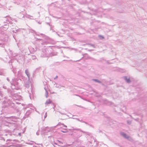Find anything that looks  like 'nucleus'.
Segmentation results:
<instances>
[{
    "label": "nucleus",
    "mask_w": 147,
    "mask_h": 147,
    "mask_svg": "<svg viewBox=\"0 0 147 147\" xmlns=\"http://www.w3.org/2000/svg\"><path fill=\"white\" fill-rule=\"evenodd\" d=\"M57 142H58L59 143V144H63V143L62 142H61L60 141H59V140H57Z\"/></svg>",
    "instance_id": "nucleus-32"
},
{
    "label": "nucleus",
    "mask_w": 147,
    "mask_h": 147,
    "mask_svg": "<svg viewBox=\"0 0 147 147\" xmlns=\"http://www.w3.org/2000/svg\"><path fill=\"white\" fill-rule=\"evenodd\" d=\"M27 144H29V145H32L33 144V143L29 142V143H27Z\"/></svg>",
    "instance_id": "nucleus-35"
},
{
    "label": "nucleus",
    "mask_w": 147,
    "mask_h": 147,
    "mask_svg": "<svg viewBox=\"0 0 147 147\" xmlns=\"http://www.w3.org/2000/svg\"><path fill=\"white\" fill-rule=\"evenodd\" d=\"M5 74V72L4 71H0V75H4Z\"/></svg>",
    "instance_id": "nucleus-26"
},
{
    "label": "nucleus",
    "mask_w": 147,
    "mask_h": 147,
    "mask_svg": "<svg viewBox=\"0 0 147 147\" xmlns=\"http://www.w3.org/2000/svg\"><path fill=\"white\" fill-rule=\"evenodd\" d=\"M123 78L127 83H129L131 82V81L129 78H127V76H124L123 77Z\"/></svg>",
    "instance_id": "nucleus-15"
},
{
    "label": "nucleus",
    "mask_w": 147,
    "mask_h": 147,
    "mask_svg": "<svg viewBox=\"0 0 147 147\" xmlns=\"http://www.w3.org/2000/svg\"><path fill=\"white\" fill-rule=\"evenodd\" d=\"M14 106V104L9 100L6 99L3 102L2 108L13 107Z\"/></svg>",
    "instance_id": "nucleus-1"
},
{
    "label": "nucleus",
    "mask_w": 147,
    "mask_h": 147,
    "mask_svg": "<svg viewBox=\"0 0 147 147\" xmlns=\"http://www.w3.org/2000/svg\"><path fill=\"white\" fill-rule=\"evenodd\" d=\"M52 102V101L50 99H49L46 101L45 104L46 105L49 104L51 103Z\"/></svg>",
    "instance_id": "nucleus-22"
},
{
    "label": "nucleus",
    "mask_w": 147,
    "mask_h": 147,
    "mask_svg": "<svg viewBox=\"0 0 147 147\" xmlns=\"http://www.w3.org/2000/svg\"><path fill=\"white\" fill-rule=\"evenodd\" d=\"M42 52L44 53V54L42 53L43 55V56L44 57H47L49 56L47 54V52L46 50L44 49L43 50Z\"/></svg>",
    "instance_id": "nucleus-11"
},
{
    "label": "nucleus",
    "mask_w": 147,
    "mask_h": 147,
    "mask_svg": "<svg viewBox=\"0 0 147 147\" xmlns=\"http://www.w3.org/2000/svg\"><path fill=\"white\" fill-rule=\"evenodd\" d=\"M53 105V109H55V106L54 105Z\"/></svg>",
    "instance_id": "nucleus-46"
},
{
    "label": "nucleus",
    "mask_w": 147,
    "mask_h": 147,
    "mask_svg": "<svg viewBox=\"0 0 147 147\" xmlns=\"http://www.w3.org/2000/svg\"><path fill=\"white\" fill-rule=\"evenodd\" d=\"M88 59H90L91 58L89 56H88Z\"/></svg>",
    "instance_id": "nucleus-52"
},
{
    "label": "nucleus",
    "mask_w": 147,
    "mask_h": 147,
    "mask_svg": "<svg viewBox=\"0 0 147 147\" xmlns=\"http://www.w3.org/2000/svg\"><path fill=\"white\" fill-rule=\"evenodd\" d=\"M21 133H19V134H18V135H19L20 136H21Z\"/></svg>",
    "instance_id": "nucleus-54"
},
{
    "label": "nucleus",
    "mask_w": 147,
    "mask_h": 147,
    "mask_svg": "<svg viewBox=\"0 0 147 147\" xmlns=\"http://www.w3.org/2000/svg\"><path fill=\"white\" fill-rule=\"evenodd\" d=\"M11 88V89H8L7 90L8 92L10 93L12 96L16 98L17 97L19 98L20 96L15 93V92L14 91V89Z\"/></svg>",
    "instance_id": "nucleus-3"
},
{
    "label": "nucleus",
    "mask_w": 147,
    "mask_h": 147,
    "mask_svg": "<svg viewBox=\"0 0 147 147\" xmlns=\"http://www.w3.org/2000/svg\"><path fill=\"white\" fill-rule=\"evenodd\" d=\"M47 116V112L45 113V116L44 118H46Z\"/></svg>",
    "instance_id": "nucleus-30"
},
{
    "label": "nucleus",
    "mask_w": 147,
    "mask_h": 147,
    "mask_svg": "<svg viewBox=\"0 0 147 147\" xmlns=\"http://www.w3.org/2000/svg\"><path fill=\"white\" fill-rule=\"evenodd\" d=\"M68 146H69V145H68ZM68 145H64V146H61V147H67V146Z\"/></svg>",
    "instance_id": "nucleus-40"
},
{
    "label": "nucleus",
    "mask_w": 147,
    "mask_h": 147,
    "mask_svg": "<svg viewBox=\"0 0 147 147\" xmlns=\"http://www.w3.org/2000/svg\"><path fill=\"white\" fill-rule=\"evenodd\" d=\"M92 80L96 82H97L98 83H101L102 82L101 81H99L98 79H93Z\"/></svg>",
    "instance_id": "nucleus-20"
},
{
    "label": "nucleus",
    "mask_w": 147,
    "mask_h": 147,
    "mask_svg": "<svg viewBox=\"0 0 147 147\" xmlns=\"http://www.w3.org/2000/svg\"><path fill=\"white\" fill-rule=\"evenodd\" d=\"M92 51V50H88V51Z\"/></svg>",
    "instance_id": "nucleus-56"
},
{
    "label": "nucleus",
    "mask_w": 147,
    "mask_h": 147,
    "mask_svg": "<svg viewBox=\"0 0 147 147\" xmlns=\"http://www.w3.org/2000/svg\"><path fill=\"white\" fill-rule=\"evenodd\" d=\"M13 36L14 38L15 39V38L14 37V36L13 35Z\"/></svg>",
    "instance_id": "nucleus-63"
},
{
    "label": "nucleus",
    "mask_w": 147,
    "mask_h": 147,
    "mask_svg": "<svg viewBox=\"0 0 147 147\" xmlns=\"http://www.w3.org/2000/svg\"><path fill=\"white\" fill-rule=\"evenodd\" d=\"M99 133H102V131H101V130H99Z\"/></svg>",
    "instance_id": "nucleus-47"
},
{
    "label": "nucleus",
    "mask_w": 147,
    "mask_h": 147,
    "mask_svg": "<svg viewBox=\"0 0 147 147\" xmlns=\"http://www.w3.org/2000/svg\"><path fill=\"white\" fill-rule=\"evenodd\" d=\"M127 123L129 125L131 124V121L128 120H127Z\"/></svg>",
    "instance_id": "nucleus-28"
},
{
    "label": "nucleus",
    "mask_w": 147,
    "mask_h": 147,
    "mask_svg": "<svg viewBox=\"0 0 147 147\" xmlns=\"http://www.w3.org/2000/svg\"><path fill=\"white\" fill-rule=\"evenodd\" d=\"M120 135L125 138L128 139L129 138V137L123 132H121L120 133Z\"/></svg>",
    "instance_id": "nucleus-9"
},
{
    "label": "nucleus",
    "mask_w": 147,
    "mask_h": 147,
    "mask_svg": "<svg viewBox=\"0 0 147 147\" xmlns=\"http://www.w3.org/2000/svg\"><path fill=\"white\" fill-rule=\"evenodd\" d=\"M7 17H8L11 20H12V19H11V17H10V16H6V17H5V18H6Z\"/></svg>",
    "instance_id": "nucleus-41"
},
{
    "label": "nucleus",
    "mask_w": 147,
    "mask_h": 147,
    "mask_svg": "<svg viewBox=\"0 0 147 147\" xmlns=\"http://www.w3.org/2000/svg\"><path fill=\"white\" fill-rule=\"evenodd\" d=\"M88 55V54L87 53H85V54H84L83 55Z\"/></svg>",
    "instance_id": "nucleus-53"
},
{
    "label": "nucleus",
    "mask_w": 147,
    "mask_h": 147,
    "mask_svg": "<svg viewBox=\"0 0 147 147\" xmlns=\"http://www.w3.org/2000/svg\"><path fill=\"white\" fill-rule=\"evenodd\" d=\"M46 23L47 24L49 25L50 26V25L49 23L47 22Z\"/></svg>",
    "instance_id": "nucleus-50"
},
{
    "label": "nucleus",
    "mask_w": 147,
    "mask_h": 147,
    "mask_svg": "<svg viewBox=\"0 0 147 147\" xmlns=\"http://www.w3.org/2000/svg\"><path fill=\"white\" fill-rule=\"evenodd\" d=\"M30 51H31L33 53L35 52L36 51V48H33L31 47L30 48Z\"/></svg>",
    "instance_id": "nucleus-21"
},
{
    "label": "nucleus",
    "mask_w": 147,
    "mask_h": 147,
    "mask_svg": "<svg viewBox=\"0 0 147 147\" xmlns=\"http://www.w3.org/2000/svg\"><path fill=\"white\" fill-rule=\"evenodd\" d=\"M82 136V134H81L80 136H79V137H80L81 136Z\"/></svg>",
    "instance_id": "nucleus-59"
},
{
    "label": "nucleus",
    "mask_w": 147,
    "mask_h": 147,
    "mask_svg": "<svg viewBox=\"0 0 147 147\" xmlns=\"http://www.w3.org/2000/svg\"><path fill=\"white\" fill-rule=\"evenodd\" d=\"M18 30H16V31H14V30H13V32L16 33V32H17V31H18Z\"/></svg>",
    "instance_id": "nucleus-39"
},
{
    "label": "nucleus",
    "mask_w": 147,
    "mask_h": 147,
    "mask_svg": "<svg viewBox=\"0 0 147 147\" xmlns=\"http://www.w3.org/2000/svg\"><path fill=\"white\" fill-rule=\"evenodd\" d=\"M36 144H37V145H39V144H36V143H35Z\"/></svg>",
    "instance_id": "nucleus-61"
},
{
    "label": "nucleus",
    "mask_w": 147,
    "mask_h": 147,
    "mask_svg": "<svg viewBox=\"0 0 147 147\" xmlns=\"http://www.w3.org/2000/svg\"><path fill=\"white\" fill-rule=\"evenodd\" d=\"M18 17L20 19H22L24 18V16L22 13L21 12H20L19 13Z\"/></svg>",
    "instance_id": "nucleus-17"
},
{
    "label": "nucleus",
    "mask_w": 147,
    "mask_h": 147,
    "mask_svg": "<svg viewBox=\"0 0 147 147\" xmlns=\"http://www.w3.org/2000/svg\"><path fill=\"white\" fill-rule=\"evenodd\" d=\"M31 93H29V97L31 99L33 98V93L32 92V90H31Z\"/></svg>",
    "instance_id": "nucleus-19"
},
{
    "label": "nucleus",
    "mask_w": 147,
    "mask_h": 147,
    "mask_svg": "<svg viewBox=\"0 0 147 147\" xmlns=\"http://www.w3.org/2000/svg\"><path fill=\"white\" fill-rule=\"evenodd\" d=\"M30 82H29V81L26 82L25 83L24 85L25 87L27 88H29L30 87Z\"/></svg>",
    "instance_id": "nucleus-13"
},
{
    "label": "nucleus",
    "mask_w": 147,
    "mask_h": 147,
    "mask_svg": "<svg viewBox=\"0 0 147 147\" xmlns=\"http://www.w3.org/2000/svg\"><path fill=\"white\" fill-rule=\"evenodd\" d=\"M48 129L49 128L48 127H43L41 128V131L42 133L45 131L48 132L49 130V129Z\"/></svg>",
    "instance_id": "nucleus-8"
},
{
    "label": "nucleus",
    "mask_w": 147,
    "mask_h": 147,
    "mask_svg": "<svg viewBox=\"0 0 147 147\" xmlns=\"http://www.w3.org/2000/svg\"><path fill=\"white\" fill-rule=\"evenodd\" d=\"M60 113L62 114V115H66L65 113H62V112H60Z\"/></svg>",
    "instance_id": "nucleus-43"
},
{
    "label": "nucleus",
    "mask_w": 147,
    "mask_h": 147,
    "mask_svg": "<svg viewBox=\"0 0 147 147\" xmlns=\"http://www.w3.org/2000/svg\"><path fill=\"white\" fill-rule=\"evenodd\" d=\"M14 80L15 79L13 80L12 79V81L10 82L11 88L14 89L15 90H18L20 88L19 84L16 81V80L15 81H14Z\"/></svg>",
    "instance_id": "nucleus-2"
},
{
    "label": "nucleus",
    "mask_w": 147,
    "mask_h": 147,
    "mask_svg": "<svg viewBox=\"0 0 147 147\" xmlns=\"http://www.w3.org/2000/svg\"><path fill=\"white\" fill-rule=\"evenodd\" d=\"M62 125H64V127H67V126L64 125L63 124H62Z\"/></svg>",
    "instance_id": "nucleus-49"
},
{
    "label": "nucleus",
    "mask_w": 147,
    "mask_h": 147,
    "mask_svg": "<svg viewBox=\"0 0 147 147\" xmlns=\"http://www.w3.org/2000/svg\"><path fill=\"white\" fill-rule=\"evenodd\" d=\"M7 80L8 82H10V80H9V78H7Z\"/></svg>",
    "instance_id": "nucleus-42"
},
{
    "label": "nucleus",
    "mask_w": 147,
    "mask_h": 147,
    "mask_svg": "<svg viewBox=\"0 0 147 147\" xmlns=\"http://www.w3.org/2000/svg\"><path fill=\"white\" fill-rule=\"evenodd\" d=\"M36 135H39V132H37L36 133Z\"/></svg>",
    "instance_id": "nucleus-44"
},
{
    "label": "nucleus",
    "mask_w": 147,
    "mask_h": 147,
    "mask_svg": "<svg viewBox=\"0 0 147 147\" xmlns=\"http://www.w3.org/2000/svg\"><path fill=\"white\" fill-rule=\"evenodd\" d=\"M25 73L26 74L28 78V81L29 80L30 77V73L29 72V71L28 69H26L25 70Z\"/></svg>",
    "instance_id": "nucleus-12"
},
{
    "label": "nucleus",
    "mask_w": 147,
    "mask_h": 147,
    "mask_svg": "<svg viewBox=\"0 0 147 147\" xmlns=\"http://www.w3.org/2000/svg\"><path fill=\"white\" fill-rule=\"evenodd\" d=\"M54 144L56 145H57V144L55 142H54Z\"/></svg>",
    "instance_id": "nucleus-58"
},
{
    "label": "nucleus",
    "mask_w": 147,
    "mask_h": 147,
    "mask_svg": "<svg viewBox=\"0 0 147 147\" xmlns=\"http://www.w3.org/2000/svg\"><path fill=\"white\" fill-rule=\"evenodd\" d=\"M33 111V110L31 108H30V109L27 110L23 117V118L25 119L28 117Z\"/></svg>",
    "instance_id": "nucleus-4"
},
{
    "label": "nucleus",
    "mask_w": 147,
    "mask_h": 147,
    "mask_svg": "<svg viewBox=\"0 0 147 147\" xmlns=\"http://www.w3.org/2000/svg\"><path fill=\"white\" fill-rule=\"evenodd\" d=\"M40 67H39L37 68L36 70L34 71V74H36L37 72H38L39 70L40 69Z\"/></svg>",
    "instance_id": "nucleus-23"
},
{
    "label": "nucleus",
    "mask_w": 147,
    "mask_h": 147,
    "mask_svg": "<svg viewBox=\"0 0 147 147\" xmlns=\"http://www.w3.org/2000/svg\"><path fill=\"white\" fill-rule=\"evenodd\" d=\"M58 76H56L54 78V79H57L58 78Z\"/></svg>",
    "instance_id": "nucleus-45"
},
{
    "label": "nucleus",
    "mask_w": 147,
    "mask_h": 147,
    "mask_svg": "<svg viewBox=\"0 0 147 147\" xmlns=\"http://www.w3.org/2000/svg\"><path fill=\"white\" fill-rule=\"evenodd\" d=\"M40 34V35L42 36V37H44L45 36V35L44 34H43L42 33Z\"/></svg>",
    "instance_id": "nucleus-34"
},
{
    "label": "nucleus",
    "mask_w": 147,
    "mask_h": 147,
    "mask_svg": "<svg viewBox=\"0 0 147 147\" xmlns=\"http://www.w3.org/2000/svg\"><path fill=\"white\" fill-rule=\"evenodd\" d=\"M0 140L1 141V142H5V139L2 136V135L0 134Z\"/></svg>",
    "instance_id": "nucleus-18"
},
{
    "label": "nucleus",
    "mask_w": 147,
    "mask_h": 147,
    "mask_svg": "<svg viewBox=\"0 0 147 147\" xmlns=\"http://www.w3.org/2000/svg\"><path fill=\"white\" fill-rule=\"evenodd\" d=\"M73 129L74 130L80 131V132H81L83 133H84V134H85L87 135H88V136H90V134L89 132H86V131H83L81 129H79V128H77V129L74 128Z\"/></svg>",
    "instance_id": "nucleus-6"
},
{
    "label": "nucleus",
    "mask_w": 147,
    "mask_h": 147,
    "mask_svg": "<svg viewBox=\"0 0 147 147\" xmlns=\"http://www.w3.org/2000/svg\"><path fill=\"white\" fill-rule=\"evenodd\" d=\"M82 122L84 123H85L86 124H87V125H89L87 123V122H86L85 121H82Z\"/></svg>",
    "instance_id": "nucleus-37"
},
{
    "label": "nucleus",
    "mask_w": 147,
    "mask_h": 147,
    "mask_svg": "<svg viewBox=\"0 0 147 147\" xmlns=\"http://www.w3.org/2000/svg\"><path fill=\"white\" fill-rule=\"evenodd\" d=\"M33 147H36V146H33Z\"/></svg>",
    "instance_id": "nucleus-64"
},
{
    "label": "nucleus",
    "mask_w": 147,
    "mask_h": 147,
    "mask_svg": "<svg viewBox=\"0 0 147 147\" xmlns=\"http://www.w3.org/2000/svg\"><path fill=\"white\" fill-rule=\"evenodd\" d=\"M32 59L34 60L36 59V56H33L31 57Z\"/></svg>",
    "instance_id": "nucleus-29"
},
{
    "label": "nucleus",
    "mask_w": 147,
    "mask_h": 147,
    "mask_svg": "<svg viewBox=\"0 0 147 147\" xmlns=\"http://www.w3.org/2000/svg\"><path fill=\"white\" fill-rule=\"evenodd\" d=\"M3 95L1 92L0 91V100L3 99Z\"/></svg>",
    "instance_id": "nucleus-25"
},
{
    "label": "nucleus",
    "mask_w": 147,
    "mask_h": 147,
    "mask_svg": "<svg viewBox=\"0 0 147 147\" xmlns=\"http://www.w3.org/2000/svg\"><path fill=\"white\" fill-rule=\"evenodd\" d=\"M8 20H9L8 19H7L6 20V22H8Z\"/></svg>",
    "instance_id": "nucleus-57"
},
{
    "label": "nucleus",
    "mask_w": 147,
    "mask_h": 147,
    "mask_svg": "<svg viewBox=\"0 0 147 147\" xmlns=\"http://www.w3.org/2000/svg\"><path fill=\"white\" fill-rule=\"evenodd\" d=\"M104 102L107 105H111L112 104V102L106 100L104 101Z\"/></svg>",
    "instance_id": "nucleus-16"
},
{
    "label": "nucleus",
    "mask_w": 147,
    "mask_h": 147,
    "mask_svg": "<svg viewBox=\"0 0 147 147\" xmlns=\"http://www.w3.org/2000/svg\"><path fill=\"white\" fill-rule=\"evenodd\" d=\"M31 142H33H33H34H34L33 141H31Z\"/></svg>",
    "instance_id": "nucleus-62"
},
{
    "label": "nucleus",
    "mask_w": 147,
    "mask_h": 147,
    "mask_svg": "<svg viewBox=\"0 0 147 147\" xmlns=\"http://www.w3.org/2000/svg\"><path fill=\"white\" fill-rule=\"evenodd\" d=\"M61 131L63 133H67L68 132V131L66 129H64L63 130H61Z\"/></svg>",
    "instance_id": "nucleus-24"
},
{
    "label": "nucleus",
    "mask_w": 147,
    "mask_h": 147,
    "mask_svg": "<svg viewBox=\"0 0 147 147\" xmlns=\"http://www.w3.org/2000/svg\"><path fill=\"white\" fill-rule=\"evenodd\" d=\"M11 140L10 139H7L6 141V143L5 145H3V146L4 147H7L10 146L11 145L10 144V143L9 142H7L8 141H11Z\"/></svg>",
    "instance_id": "nucleus-10"
},
{
    "label": "nucleus",
    "mask_w": 147,
    "mask_h": 147,
    "mask_svg": "<svg viewBox=\"0 0 147 147\" xmlns=\"http://www.w3.org/2000/svg\"><path fill=\"white\" fill-rule=\"evenodd\" d=\"M83 57H82V58L81 59H80V60L76 61H80V60Z\"/></svg>",
    "instance_id": "nucleus-51"
},
{
    "label": "nucleus",
    "mask_w": 147,
    "mask_h": 147,
    "mask_svg": "<svg viewBox=\"0 0 147 147\" xmlns=\"http://www.w3.org/2000/svg\"><path fill=\"white\" fill-rule=\"evenodd\" d=\"M32 33H34L36 35L38 36V34H36V32L34 30H32Z\"/></svg>",
    "instance_id": "nucleus-31"
},
{
    "label": "nucleus",
    "mask_w": 147,
    "mask_h": 147,
    "mask_svg": "<svg viewBox=\"0 0 147 147\" xmlns=\"http://www.w3.org/2000/svg\"><path fill=\"white\" fill-rule=\"evenodd\" d=\"M86 44L87 45H90V46L94 48H96L95 46L93 44H90V43H88V44Z\"/></svg>",
    "instance_id": "nucleus-27"
},
{
    "label": "nucleus",
    "mask_w": 147,
    "mask_h": 147,
    "mask_svg": "<svg viewBox=\"0 0 147 147\" xmlns=\"http://www.w3.org/2000/svg\"><path fill=\"white\" fill-rule=\"evenodd\" d=\"M7 24L10 23L12 24V22L11 21H9V20L8 21V22H7Z\"/></svg>",
    "instance_id": "nucleus-33"
},
{
    "label": "nucleus",
    "mask_w": 147,
    "mask_h": 147,
    "mask_svg": "<svg viewBox=\"0 0 147 147\" xmlns=\"http://www.w3.org/2000/svg\"><path fill=\"white\" fill-rule=\"evenodd\" d=\"M44 88L45 91V97L46 98H47L48 97V92L47 91L48 88L45 86L44 87Z\"/></svg>",
    "instance_id": "nucleus-14"
},
{
    "label": "nucleus",
    "mask_w": 147,
    "mask_h": 147,
    "mask_svg": "<svg viewBox=\"0 0 147 147\" xmlns=\"http://www.w3.org/2000/svg\"><path fill=\"white\" fill-rule=\"evenodd\" d=\"M4 26H7V28H8L9 25L8 24H5Z\"/></svg>",
    "instance_id": "nucleus-38"
},
{
    "label": "nucleus",
    "mask_w": 147,
    "mask_h": 147,
    "mask_svg": "<svg viewBox=\"0 0 147 147\" xmlns=\"http://www.w3.org/2000/svg\"><path fill=\"white\" fill-rule=\"evenodd\" d=\"M107 64H110V63H109V61H107Z\"/></svg>",
    "instance_id": "nucleus-48"
},
{
    "label": "nucleus",
    "mask_w": 147,
    "mask_h": 147,
    "mask_svg": "<svg viewBox=\"0 0 147 147\" xmlns=\"http://www.w3.org/2000/svg\"><path fill=\"white\" fill-rule=\"evenodd\" d=\"M102 84V86H104V84H103V83H102V84Z\"/></svg>",
    "instance_id": "nucleus-55"
},
{
    "label": "nucleus",
    "mask_w": 147,
    "mask_h": 147,
    "mask_svg": "<svg viewBox=\"0 0 147 147\" xmlns=\"http://www.w3.org/2000/svg\"><path fill=\"white\" fill-rule=\"evenodd\" d=\"M35 38L36 39V41H41L42 42L41 43V44L42 45H47V42H46V41L44 42L43 41V40L41 39L38 38Z\"/></svg>",
    "instance_id": "nucleus-7"
},
{
    "label": "nucleus",
    "mask_w": 147,
    "mask_h": 147,
    "mask_svg": "<svg viewBox=\"0 0 147 147\" xmlns=\"http://www.w3.org/2000/svg\"><path fill=\"white\" fill-rule=\"evenodd\" d=\"M76 119H77V120L78 121H81L82 122V120H80L79 119V118H76Z\"/></svg>",
    "instance_id": "nucleus-36"
},
{
    "label": "nucleus",
    "mask_w": 147,
    "mask_h": 147,
    "mask_svg": "<svg viewBox=\"0 0 147 147\" xmlns=\"http://www.w3.org/2000/svg\"><path fill=\"white\" fill-rule=\"evenodd\" d=\"M13 141H18V140H14Z\"/></svg>",
    "instance_id": "nucleus-60"
},
{
    "label": "nucleus",
    "mask_w": 147,
    "mask_h": 147,
    "mask_svg": "<svg viewBox=\"0 0 147 147\" xmlns=\"http://www.w3.org/2000/svg\"><path fill=\"white\" fill-rule=\"evenodd\" d=\"M12 117H6L5 116H1L0 117V122L2 121H6L8 119H10Z\"/></svg>",
    "instance_id": "nucleus-5"
}]
</instances>
